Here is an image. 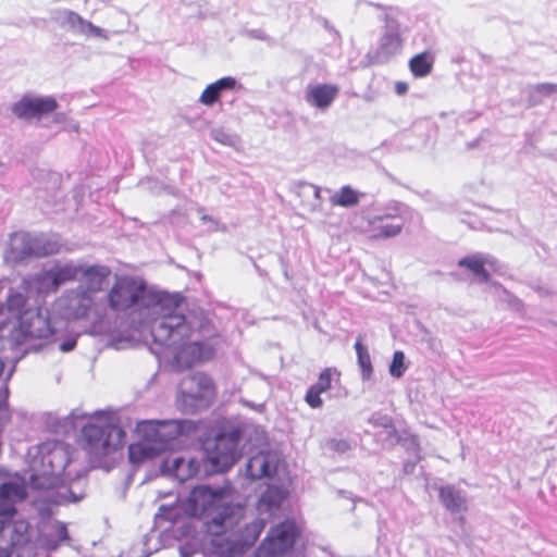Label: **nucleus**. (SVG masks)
I'll list each match as a JSON object with an SVG mask.
<instances>
[{
    "label": "nucleus",
    "mask_w": 557,
    "mask_h": 557,
    "mask_svg": "<svg viewBox=\"0 0 557 557\" xmlns=\"http://www.w3.org/2000/svg\"><path fill=\"white\" fill-rule=\"evenodd\" d=\"M235 86L236 79L234 77H222L205 88L200 95L199 101L202 104L210 107L220 99L223 90L234 89Z\"/></svg>",
    "instance_id": "nucleus-18"
},
{
    "label": "nucleus",
    "mask_w": 557,
    "mask_h": 557,
    "mask_svg": "<svg viewBox=\"0 0 557 557\" xmlns=\"http://www.w3.org/2000/svg\"><path fill=\"white\" fill-rule=\"evenodd\" d=\"M339 88L333 84L310 85L306 91V101L318 109H327L338 96Z\"/></svg>",
    "instance_id": "nucleus-13"
},
{
    "label": "nucleus",
    "mask_w": 557,
    "mask_h": 557,
    "mask_svg": "<svg viewBox=\"0 0 557 557\" xmlns=\"http://www.w3.org/2000/svg\"><path fill=\"white\" fill-rule=\"evenodd\" d=\"M298 535L299 529L295 522L283 521L270 529L261 543V550L267 554V557L282 556L293 549Z\"/></svg>",
    "instance_id": "nucleus-6"
},
{
    "label": "nucleus",
    "mask_w": 557,
    "mask_h": 557,
    "mask_svg": "<svg viewBox=\"0 0 557 557\" xmlns=\"http://www.w3.org/2000/svg\"><path fill=\"white\" fill-rule=\"evenodd\" d=\"M265 527V522L262 519H257L246 527V531L249 533L246 536L245 542L252 545L260 536L262 530Z\"/></svg>",
    "instance_id": "nucleus-30"
},
{
    "label": "nucleus",
    "mask_w": 557,
    "mask_h": 557,
    "mask_svg": "<svg viewBox=\"0 0 557 557\" xmlns=\"http://www.w3.org/2000/svg\"><path fill=\"white\" fill-rule=\"evenodd\" d=\"M78 268L72 264H64L53 268L49 275L51 276L52 287L55 292L60 285L74 281L78 275Z\"/></svg>",
    "instance_id": "nucleus-21"
},
{
    "label": "nucleus",
    "mask_w": 557,
    "mask_h": 557,
    "mask_svg": "<svg viewBox=\"0 0 557 557\" xmlns=\"http://www.w3.org/2000/svg\"><path fill=\"white\" fill-rule=\"evenodd\" d=\"M385 40L389 44H393L395 42L397 46L400 45V38L398 36H394V35H388L385 37Z\"/></svg>",
    "instance_id": "nucleus-36"
},
{
    "label": "nucleus",
    "mask_w": 557,
    "mask_h": 557,
    "mask_svg": "<svg viewBox=\"0 0 557 557\" xmlns=\"http://www.w3.org/2000/svg\"><path fill=\"white\" fill-rule=\"evenodd\" d=\"M406 371L405 355L403 351L397 350L393 355V360L389 366V373L394 377H400Z\"/></svg>",
    "instance_id": "nucleus-29"
},
{
    "label": "nucleus",
    "mask_w": 557,
    "mask_h": 557,
    "mask_svg": "<svg viewBox=\"0 0 557 557\" xmlns=\"http://www.w3.org/2000/svg\"><path fill=\"white\" fill-rule=\"evenodd\" d=\"M110 270L106 267L92 265L84 271V278L86 290L79 295V308L76 313L78 317H86L88 310L92 306L90 293H96L102 289Z\"/></svg>",
    "instance_id": "nucleus-10"
},
{
    "label": "nucleus",
    "mask_w": 557,
    "mask_h": 557,
    "mask_svg": "<svg viewBox=\"0 0 557 557\" xmlns=\"http://www.w3.org/2000/svg\"><path fill=\"white\" fill-rule=\"evenodd\" d=\"M276 472V465L270 451H259L251 456L246 465V474L250 480L271 478Z\"/></svg>",
    "instance_id": "nucleus-12"
},
{
    "label": "nucleus",
    "mask_w": 557,
    "mask_h": 557,
    "mask_svg": "<svg viewBox=\"0 0 557 557\" xmlns=\"http://www.w3.org/2000/svg\"><path fill=\"white\" fill-rule=\"evenodd\" d=\"M536 90L541 95H553V94L557 92V85L549 84V83L540 84V85H537Z\"/></svg>",
    "instance_id": "nucleus-33"
},
{
    "label": "nucleus",
    "mask_w": 557,
    "mask_h": 557,
    "mask_svg": "<svg viewBox=\"0 0 557 557\" xmlns=\"http://www.w3.org/2000/svg\"><path fill=\"white\" fill-rule=\"evenodd\" d=\"M17 330L24 337L44 338L50 333L48 319L39 308H28L17 317Z\"/></svg>",
    "instance_id": "nucleus-11"
},
{
    "label": "nucleus",
    "mask_w": 557,
    "mask_h": 557,
    "mask_svg": "<svg viewBox=\"0 0 557 557\" xmlns=\"http://www.w3.org/2000/svg\"><path fill=\"white\" fill-rule=\"evenodd\" d=\"M172 463H173V469L176 471V475L180 478V480H185L186 478L191 476L197 471V466H195L189 471L188 474H186V475L181 474L180 473L181 468L185 465V459L184 458H175Z\"/></svg>",
    "instance_id": "nucleus-31"
},
{
    "label": "nucleus",
    "mask_w": 557,
    "mask_h": 557,
    "mask_svg": "<svg viewBox=\"0 0 557 557\" xmlns=\"http://www.w3.org/2000/svg\"><path fill=\"white\" fill-rule=\"evenodd\" d=\"M395 91L399 96H404L408 91V84L406 82H396Z\"/></svg>",
    "instance_id": "nucleus-35"
},
{
    "label": "nucleus",
    "mask_w": 557,
    "mask_h": 557,
    "mask_svg": "<svg viewBox=\"0 0 557 557\" xmlns=\"http://www.w3.org/2000/svg\"><path fill=\"white\" fill-rule=\"evenodd\" d=\"M146 284L133 277L116 280L109 292V306L116 311H125L135 306L146 293Z\"/></svg>",
    "instance_id": "nucleus-7"
},
{
    "label": "nucleus",
    "mask_w": 557,
    "mask_h": 557,
    "mask_svg": "<svg viewBox=\"0 0 557 557\" xmlns=\"http://www.w3.org/2000/svg\"><path fill=\"white\" fill-rule=\"evenodd\" d=\"M21 242L23 245V252L26 256L46 257L57 253L60 248L58 240L50 239L45 236L32 237L29 235H23L21 237Z\"/></svg>",
    "instance_id": "nucleus-14"
},
{
    "label": "nucleus",
    "mask_w": 557,
    "mask_h": 557,
    "mask_svg": "<svg viewBox=\"0 0 557 557\" xmlns=\"http://www.w3.org/2000/svg\"><path fill=\"white\" fill-rule=\"evenodd\" d=\"M333 206L337 207H354L360 201V194L351 186H343L335 195L330 198Z\"/></svg>",
    "instance_id": "nucleus-22"
},
{
    "label": "nucleus",
    "mask_w": 557,
    "mask_h": 557,
    "mask_svg": "<svg viewBox=\"0 0 557 557\" xmlns=\"http://www.w3.org/2000/svg\"><path fill=\"white\" fill-rule=\"evenodd\" d=\"M438 498L444 507L450 512H459L467 509V500L461 492L453 485L441 486Z\"/></svg>",
    "instance_id": "nucleus-19"
},
{
    "label": "nucleus",
    "mask_w": 557,
    "mask_h": 557,
    "mask_svg": "<svg viewBox=\"0 0 557 557\" xmlns=\"http://www.w3.org/2000/svg\"><path fill=\"white\" fill-rule=\"evenodd\" d=\"M3 311V304L0 301V314L2 313Z\"/></svg>",
    "instance_id": "nucleus-40"
},
{
    "label": "nucleus",
    "mask_w": 557,
    "mask_h": 557,
    "mask_svg": "<svg viewBox=\"0 0 557 557\" xmlns=\"http://www.w3.org/2000/svg\"><path fill=\"white\" fill-rule=\"evenodd\" d=\"M320 193H321L320 188H319V187H314V189H313V194H314V196H315L317 198H319V197H320Z\"/></svg>",
    "instance_id": "nucleus-38"
},
{
    "label": "nucleus",
    "mask_w": 557,
    "mask_h": 557,
    "mask_svg": "<svg viewBox=\"0 0 557 557\" xmlns=\"http://www.w3.org/2000/svg\"><path fill=\"white\" fill-rule=\"evenodd\" d=\"M75 346H76V339L72 338V339L63 342L60 346V349L63 352H69L71 350H73L75 348Z\"/></svg>",
    "instance_id": "nucleus-34"
},
{
    "label": "nucleus",
    "mask_w": 557,
    "mask_h": 557,
    "mask_svg": "<svg viewBox=\"0 0 557 557\" xmlns=\"http://www.w3.org/2000/svg\"><path fill=\"white\" fill-rule=\"evenodd\" d=\"M230 550H231V555H230V556H227V557H234V556H233V555H234V553H235L234 547H231V549H230Z\"/></svg>",
    "instance_id": "nucleus-39"
},
{
    "label": "nucleus",
    "mask_w": 557,
    "mask_h": 557,
    "mask_svg": "<svg viewBox=\"0 0 557 557\" xmlns=\"http://www.w3.org/2000/svg\"><path fill=\"white\" fill-rule=\"evenodd\" d=\"M334 375L339 377L341 372L337 371V369H335V368H331V367L325 368L320 372L318 381L314 384L317 386H319V388H322L323 391L327 392L332 387V381H333Z\"/></svg>",
    "instance_id": "nucleus-27"
},
{
    "label": "nucleus",
    "mask_w": 557,
    "mask_h": 557,
    "mask_svg": "<svg viewBox=\"0 0 557 557\" xmlns=\"http://www.w3.org/2000/svg\"><path fill=\"white\" fill-rule=\"evenodd\" d=\"M156 449L145 442L133 443L128 446V457L129 460L134 463L143 462L147 459H152L156 457Z\"/></svg>",
    "instance_id": "nucleus-23"
},
{
    "label": "nucleus",
    "mask_w": 557,
    "mask_h": 557,
    "mask_svg": "<svg viewBox=\"0 0 557 557\" xmlns=\"http://www.w3.org/2000/svg\"><path fill=\"white\" fill-rule=\"evenodd\" d=\"M361 336L358 337V339L355 343V349L358 357V364L361 369L362 377L368 380L372 375L373 368L371 362L370 354L367 349V347L361 342Z\"/></svg>",
    "instance_id": "nucleus-24"
},
{
    "label": "nucleus",
    "mask_w": 557,
    "mask_h": 557,
    "mask_svg": "<svg viewBox=\"0 0 557 557\" xmlns=\"http://www.w3.org/2000/svg\"><path fill=\"white\" fill-rule=\"evenodd\" d=\"M58 542H67L70 540L67 528L64 523H58L55 527Z\"/></svg>",
    "instance_id": "nucleus-32"
},
{
    "label": "nucleus",
    "mask_w": 557,
    "mask_h": 557,
    "mask_svg": "<svg viewBox=\"0 0 557 557\" xmlns=\"http://www.w3.org/2000/svg\"><path fill=\"white\" fill-rule=\"evenodd\" d=\"M433 64V58L424 51L410 59L409 70L414 77H425L432 72Z\"/></svg>",
    "instance_id": "nucleus-20"
},
{
    "label": "nucleus",
    "mask_w": 557,
    "mask_h": 557,
    "mask_svg": "<svg viewBox=\"0 0 557 557\" xmlns=\"http://www.w3.org/2000/svg\"><path fill=\"white\" fill-rule=\"evenodd\" d=\"M216 397V385L206 372H195L184 377L178 387V400L191 411L209 407Z\"/></svg>",
    "instance_id": "nucleus-4"
},
{
    "label": "nucleus",
    "mask_w": 557,
    "mask_h": 557,
    "mask_svg": "<svg viewBox=\"0 0 557 557\" xmlns=\"http://www.w3.org/2000/svg\"><path fill=\"white\" fill-rule=\"evenodd\" d=\"M237 444L238 436L234 433H219L202 442L206 459L213 471H226L237 461Z\"/></svg>",
    "instance_id": "nucleus-5"
},
{
    "label": "nucleus",
    "mask_w": 557,
    "mask_h": 557,
    "mask_svg": "<svg viewBox=\"0 0 557 557\" xmlns=\"http://www.w3.org/2000/svg\"><path fill=\"white\" fill-rule=\"evenodd\" d=\"M283 499L284 495L282 491L273 486L265 490L260 498V503L271 510L272 508H277Z\"/></svg>",
    "instance_id": "nucleus-26"
},
{
    "label": "nucleus",
    "mask_w": 557,
    "mask_h": 557,
    "mask_svg": "<svg viewBox=\"0 0 557 557\" xmlns=\"http://www.w3.org/2000/svg\"><path fill=\"white\" fill-rule=\"evenodd\" d=\"M188 330L185 315L173 310L162 315L159 325L153 329V332L164 338H170L175 332L185 334Z\"/></svg>",
    "instance_id": "nucleus-16"
},
{
    "label": "nucleus",
    "mask_w": 557,
    "mask_h": 557,
    "mask_svg": "<svg viewBox=\"0 0 557 557\" xmlns=\"http://www.w3.org/2000/svg\"><path fill=\"white\" fill-rule=\"evenodd\" d=\"M214 355L212 347L199 342H186L176 347L173 356V366L180 370H186L197 363L210 360Z\"/></svg>",
    "instance_id": "nucleus-9"
},
{
    "label": "nucleus",
    "mask_w": 557,
    "mask_h": 557,
    "mask_svg": "<svg viewBox=\"0 0 557 557\" xmlns=\"http://www.w3.org/2000/svg\"><path fill=\"white\" fill-rule=\"evenodd\" d=\"M322 393H325V391L312 384L305 395L306 404L312 409L321 408L323 406V399L321 398Z\"/></svg>",
    "instance_id": "nucleus-28"
},
{
    "label": "nucleus",
    "mask_w": 557,
    "mask_h": 557,
    "mask_svg": "<svg viewBox=\"0 0 557 557\" xmlns=\"http://www.w3.org/2000/svg\"><path fill=\"white\" fill-rule=\"evenodd\" d=\"M396 220L392 215H374L369 219L370 237L381 239L397 236L403 230V224L396 222Z\"/></svg>",
    "instance_id": "nucleus-15"
},
{
    "label": "nucleus",
    "mask_w": 557,
    "mask_h": 557,
    "mask_svg": "<svg viewBox=\"0 0 557 557\" xmlns=\"http://www.w3.org/2000/svg\"><path fill=\"white\" fill-rule=\"evenodd\" d=\"M58 108L59 103L54 97L25 94L12 104L11 111L17 119L30 121L40 120Z\"/></svg>",
    "instance_id": "nucleus-8"
},
{
    "label": "nucleus",
    "mask_w": 557,
    "mask_h": 557,
    "mask_svg": "<svg viewBox=\"0 0 557 557\" xmlns=\"http://www.w3.org/2000/svg\"><path fill=\"white\" fill-rule=\"evenodd\" d=\"M125 436L113 417L98 412L81 429L78 444L89 461L100 466L106 458L123 448Z\"/></svg>",
    "instance_id": "nucleus-2"
},
{
    "label": "nucleus",
    "mask_w": 557,
    "mask_h": 557,
    "mask_svg": "<svg viewBox=\"0 0 557 557\" xmlns=\"http://www.w3.org/2000/svg\"><path fill=\"white\" fill-rule=\"evenodd\" d=\"M486 264L493 268L496 261L487 260L480 255L466 256L458 261V267L468 269L483 283H487L491 280V274L485 268Z\"/></svg>",
    "instance_id": "nucleus-17"
},
{
    "label": "nucleus",
    "mask_w": 557,
    "mask_h": 557,
    "mask_svg": "<svg viewBox=\"0 0 557 557\" xmlns=\"http://www.w3.org/2000/svg\"><path fill=\"white\" fill-rule=\"evenodd\" d=\"M27 497L23 483L5 482L0 485V535L7 536L10 546H24L30 541V525L25 519H15V503Z\"/></svg>",
    "instance_id": "nucleus-3"
},
{
    "label": "nucleus",
    "mask_w": 557,
    "mask_h": 557,
    "mask_svg": "<svg viewBox=\"0 0 557 557\" xmlns=\"http://www.w3.org/2000/svg\"><path fill=\"white\" fill-rule=\"evenodd\" d=\"M60 542L58 541H47L46 548L49 550H54L59 547Z\"/></svg>",
    "instance_id": "nucleus-37"
},
{
    "label": "nucleus",
    "mask_w": 557,
    "mask_h": 557,
    "mask_svg": "<svg viewBox=\"0 0 557 557\" xmlns=\"http://www.w3.org/2000/svg\"><path fill=\"white\" fill-rule=\"evenodd\" d=\"M234 500L235 490L230 483L216 488L198 485L190 491L185 510L191 517L205 519L208 533L220 535L243 517L244 506Z\"/></svg>",
    "instance_id": "nucleus-1"
},
{
    "label": "nucleus",
    "mask_w": 557,
    "mask_h": 557,
    "mask_svg": "<svg viewBox=\"0 0 557 557\" xmlns=\"http://www.w3.org/2000/svg\"><path fill=\"white\" fill-rule=\"evenodd\" d=\"M27 296L16 290H10L7 297L5 306L10 313H15L18 317L24 310H27Z\"/></svg>",
    "instance_id": "nucleus-25"
}]
</instances>
